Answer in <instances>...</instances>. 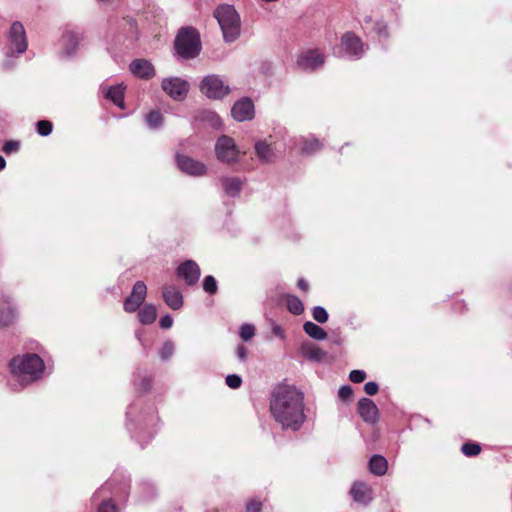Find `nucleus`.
I'll list each match as a JSON object with an SVG mask.
<instances>
[{"mask_svg": "<svg viewBox=\"0 0 512 512\" xmlns=\"http://www.w3.org/2000/svg\"><path fill=\"white\" fill-rule=\"evenodd\" d=\"M269 409L283 430L298 431L306 420L304 395L291 385L280 384L273 389Z\"/></svg>", "mask_w": 512, "mask_h": 512, "instance_id": "nucleus-1", "label": "nucleus"}, {"mask_svg": "<svg viewBox=\"0 0 512 512\" xmlns=\"http://www.w3.org/2000/svg\"><path fill=\"white\" fill-rule=\"evenodd\" d=\"M145 121L150 129L157 130L163 125V116L158 110H153L146 115Z\"/></svg>", "mask_w": 512, "mask_h": 512, "instance_id": "nucleus-36", "label": "nucleus"}, {"mask_svg": "<svg viewBox=\"0 0 512 512\" xmlns=\"http://www.w3.org/2000/svg\"><path fill=\"white\" fill-rule=\"evenodd\" d=\"M358 413L366 423L374 424L379 419V410L373 400L361 398L358 401Z\"/></svg>", "mask_w": 512, "mask_h": 512, "instance_id": "nucleus-19", "label": "nucleus"}, {"mask_svg": "<svg viewBox=\"0 0 512 512\" xmlns=\"http://www.w3.org/2000/svg\"><path fill=\"white\" fill-rule=\"evenodd\" d=\"M358 22L365 32L369 30L370 25L374 24L373 18L370 14L364 15L361 19L358 20Z\"/></svg>", "mask_w": 512, "mask_h": 512, "instance_id": "nucleus-48", "label": "nucleus"}, {"mask_svg": "<svg viewBox=\"0 0 512 512\" xmlns=\"http://www.w3.org/2000/svg\"><path fill=\"white\" fill-rule=\"evenodd\" d=\"M6 166L5 159L0 155V171L3 170Z\"/></svg>", "mask_w": 512, "mask_h": 512, "instance_id": "nucleus-55", "label": "nucleus"}, {"mask_svg": "<svg viewBox=\"0 0 512 512\" xmlns=\"http://www.w3.org/2000/svg\"><path fill=\"white\" fill-rule=\"evenodd\" d=\"M366 373L363 370H352L349 374V379L353 383H362L366 379Z\"/></svg>", "mask_w": 512, "mask_h": 512, "instance_id": "nucleus-46", "label": "nucleus"}, {"mask_svg": "<svg viewBox=\"0 0 512 512\" xmlns=\"http://www.w3.org/2000/svg\"><path fill=\"white\" fill-rule=\"evenodd\" d=\"M157 317V309L153 304H145L138 312V318L141 324H152Z\"/></svg>", "mask_w": 512, "mask_h": 512, "instance_id": "nucleus-31", "label": "nucleus"}, {"mask_svg": "<svg viewBox=\"0 0 512 512\" xmlns=\"http://www.w3.org/2000/svg\"><path fill=\"white\" fill-rule=\"evenodd\" d=\"M324 62V54L318 49H309L304 51L297 59L298 66L304 71H314L323 66Z\"/></svg>", "mask_w": 512, "mask_h": 512, "instance_id": "nucleus-16", "label": "nucleus"}, {"mask_svg": "<svg viewBox=\"0 0 512 512\" xmlns=\"http://www.w3.org/2000/svg\"><path fill=\"white\" fill-rule=\"evenodd\" d=\"M263 504L260 500L249 499L245 505V512H262Z\"/></svg>", "mask_w": 512, "mask_h": 512, "instance_id": "nucleus-44", "label": "nucleus"}, {"mask_svg": "<svg viewBox=\"0 0 512 512\" xmlns=\"http://www.w3.org/2000/svg\"><path fill=\"white\" fill-rule=\"evenodd\" d=\"M159 325L162 329H169L173 325V318L171 317V315L166 314L161 317Z\"/></svg>", "mask_w": 512, "mask_h": 512, "instance_id": "nucleus-50", "label": "nucleus"}, {"mask_svg": "<svg viewBox=\"0 0 512 512\" xmlns=\"http://www.w3.org/2000/svg\"><path fill=\"white\" fill-rule=\"evenodd\" d=\"M130 478L122 472L114 473L92 496L99 502L97 512H119L115 501H125L129 495Z\"/></svg>", "mask_w": 512, "mask_h": 512, "instance_id": "nucleus-3", "label": "nucleus"}, {"mask_svg": "<svg viewBox=\"0 0 512 512\" xmlns=\"http://www.w3.org/2000/svg\"><path fill=\"white\" fill-rule=\"evenodd\" d=\"M36 128H37V133L40 136L45 137V136H48V135L51 134L52 129H53V125L48 120H40V121L37 122Z\"/></svg>", "mask_w": 512, "mask_h": 512, "instance_id": "nucleus-41", "label": "nucleus"}, {"mask_svg": "<svg viewBox=\"0 0 512 512\" xmlns=\"http://www.w3.org/2000/svg\"><path fill=\"white\" fill-rule=\"evenodd\" d=\"M124 90H125V87L123 86V84H117V85L107 88L106 90L103 89V93H104L105 98L109 99L117 107L123 109L124 108Z\"/></svg>", "mask_w": 512, "mask_h": 512, "instance_id": "nucleus-27", "label": "nucleus"}, {"mask_svg": "<svg viewBox=\"0 0 512 512\" xmlns=\"http://www.w3.org/2000/svg\"><path fill=\"white\" fill-rule=\"evenodd\" d=\"M137 494L140 500L146 501L153 499L157 492L155 486L150 481L143 480L137 485Z\"/></svg>", "mask_w": 512, "mask_h": 512, "instance_id": "nucleus-30", "label": "nucleus"}, {"mask_svg": "<svg viewBox=\"0 0 512 512\" xmlns=\"http://www.w3.org/2000/svg\"><path fill=\"white\" fill-rule=\"evenodd\" d=\"M254 149L259 161L264 164L272 163L276 159V153L265 140L257 141Z\"/></svg>", "mask_w": 512, "mask_h": 512, "instance_id": "nucleus-26", "label": "nucleus"}, {"mask_svg": "<svg viewBox=\"0 0 512 512\" xmlns=\"http://www.w3.org/2000/svg\"><path fill=\"white\" fill-rule=\"evenodd\" d=\"M151 383H152V378L150 376H144L142 379H141V382L139 383V387L143 390V391H147L150 389L151 387Z\"/></svg>", "mask_w": 512, "mask_h": 512, "instance_id": "nucleus-52", "label": "nucleus"}, {"mask_svg": "<svg viewBox=\"0 0 512 512\" xmlns=\"http://www.w3.org/2000/svg\"><path fill=\"white\" fill-rule=\"evenodd\" d=\"M370 32L375 33V35L381 40H387L390 36L388 24L383 19L376 20L372 25Z\"/></svg>", "mask_w": 512, "mask_h": 512, "instance_id": "nucleus-33", "label": "nucleus"}, {"mask_svg": "<svg viewBox=\"0 0 512 512\" xmlns=\"http://www.w3.org/2000/svg\"><path fill=\"white\" fill-rule=\"evenodd\" d=\"M239 335L243 341H250L255 335V327L251 324H243L240 327Z\"/></svg>", "mask_w": 512, "mask_h": 512, "instance_id": "nucleus-42", "label": "nucleus"}, {"mask_svg": "<svg viewBox=\"0 0 512 512\" xmlns=\"http://www.w3.org/2000/svg\"><path fill=\"white\" fill-rule=\"evenodd\" d=\"M176 164L180 171L189 176L201 177L207 173V167L204 163L186 155L177 154Z\"/></svg>", "mask_w": 512, "mask_h": 512, "instance_id": "nucleus-15", "label": "nucleus"}, {"mask_svg": "<svg viewBox=\"0 0 512 512\" xmlns=\"http://www.w3.org/2000/svg\"><path fill=\"white\" fill-rule=\"evenodd\" d=\"M176 273L179 277L183 278L188 286H194L201 276L200 267L194 260H186L181 263Z\"/></svg>", "mask_w": 512, "mask_h": 512, "instance_id": "nucleus-18", "label": "nucleus"}, {"mask_svg": "<svg viewBox=\"0 0 512 512\" xmlns=\"http://www.w3.org/2000/svg\"><path fill=\"white\" fill-rule=\"evenodd\" d=\"M297 285H298L299 289H301L303 291H307L308 288H309V285H308L307 281L304 280L303 278H300L298 280Z\"/></svg>", "mask_w": 512, "mask_h": 512, "instance_id": "nucleus-53", "label": "nucleus"}, {"mask_svg": "<svg viewBox=\"0 0 512 512\" xmlns=\"http://www.w3.org/2000/svg\"><path fill=\"white\" fill-rule=\"evenodd\" d=\"M175 49L183 59H193L201 51V41L193 27H182L175 39Z\"/></svg>", "mask_w": 512, "mask_h": 512, "instance_id": "nucleus-7", "label": "nucleus"}, {"mask_svg": "<svg viewBox=\"0 0 512 512\" xmlns=\"http://www.w3.org/2000/svg\"><path fill=\"white\" fill-rule=\"evenodd\" d=\"M301 352L305 358L315 362L322 361L327 355L324 350L311 342L303 343Z\"/></svg>", "mask_w": 512, "mask_h": 512, "instance_id": "nucleus-28", "label": "nucleus"}, {"mask_svg": "<svg viewBox=\"0 0 512 512\" xmlns=\"http://www.w3.org/2000/svg\"><path fill=\"white\" fill-rule=\"evenodd\" d=\"M19 148H20V143L18 141L9 140V141L5 142L2 150L6 154H11V153L17 152L19 150Z\"/></svg>", "mask_w": 512, "mask_h": 512, "instance_id": "nucleus-47", "label": "nucleus"}, {"mask_svg": "<svg viewBox=\"0 0 512 512\" xmlns=\"http://www.w3.org/2000/svg\"><path fill=\"white\" fill-rule=\"evenodd\" d=\"M141 335H142V334H141V332H139V331H138V332H136V337H137V339H138L139 341H141Z\"/></svg>", "mask_w": 512, "mask_h": 512, "instance_id": "nucleus-56", "label": "nucleus"}, {"mask_svg": "<svg viewBox=\"0 0 512 512\" xmlns=\"http://www.w3.org/2000/svg\"><path fill=\"white\" fill-rule=\"evenodd\" d=\"M379 390V386L374 381H369L364 385V391L368 395H375Z\"/></svg>", "mask_w": 512, "mask_h": 512, "instance_id": "nucleus-49", "label": "nucleus"}, {"mask_svg": "<svg viewBox=\"0 0 512 512\" xmlns=\"http://www.w3.org/2000/svg\"><path fill=\"white\" fill-rule=\"evenodd\" d=\"M199 89L203 95L215 100L223 99L231 92L230 87L216 74L205 76L200 82Z\"/></svg>", "mask_w": 512, "mask_h": 512, "instance_id": "nucleus-9", "label": "nucleus"}, {"mask_svg": "<svg viewBox=\"0 0 512 512\" xmlns=\"http://www.w3.org/2000/svg\"><path fill=\"white\" fill-rule=\"evenodd\" d=\"M17 318L16 308L13 305L10 296H0V325L9 326L12 325Z\"/></svg>", "mask_w": 512, "mask_h": 512, "instance_id": "nucleus-20", "label": "nucleus"}, {"mask_svg": "<svg viewBox=\"0 0 512 512\" xmlns=\"http://www.w3.org/2000/svg\"><path fill=\"white\" fill-rule=\"evenodd\" d=\"M44 369V361L35 353L17 355L9 362L10 373L21 387H25L40 379Z\"/></svg>", "mask_w": 512, "mask_h": 512, "instance_id": "nucleus-4", "label": "nucleus"}, {"mask_svg": "<svg viewBox=\"0 0 512 512\" xmlns=\"http://www.w3.org/2000/svg\"><path fill=\"white\" fill-rule=\"evenodd\" d=\"M295 146H299L300 151L304 155H312L321 150L322 143L315 137H299L295 139Z\"/></svg>", "mask_w": 512, "mask_h": 512, "instance_id": "nucleus-24", "label": "nucleus"}, {"mask_svg": "<svg viewBox=\"0 0 512 512\" xmlns=\"http://www.w3.org/2000/svg\"><path fill=\"white\" fill-rule=\"evenodd\" d=\"M162 296L165 303L173 310H179L183 306L182 293L172 285H165L162 289Z\"/></svg>", "mask_w": 512, "mask_h": 512, "instance_id": "nucleus-21", "label": "nucleus"}, {"mask_svg": "<svg viewBox=\"0 0 512 512\" xmlns=\"http://www.w3.org/2000/svg\"><path fill=\"white\" fill-rule=\"evenodd\" d=\"M163 91L175 101H183L189 92V83L180 77H167L161 82Z\"/></svg>", "mask_w": 512, "mask_h": 512, "instance_id": "nucleus-12", "label": "nucleus"}, {"mask_svg": "<svg viewBox=\"0 0 512 512\" xmlns=\"http://www.w3.org/2000/svg\"><path fill=\"white\" fill-rule=\"evenodd\" d=\"M221 28L223 40L226 43L235 42L241 34V18L234 6L229 4L219 5L214 11Z\"/></svg>", "mask_w": 512, "mask_h": 512, "instance_id": "nucleus-6", "label": "nucleus"}, {"mask_svg": "<svg viewBox=\"0 0 512 512\" xmlns=\"http://www.w3.org/2000/svg\"><path fill=\"white\" fill-rule=\"evenodd\" d=\"M174 343L171 340L164 342L163 346L159 350V356L163 361L169 360L174 354Z\"/></svg>", "mask_w": 512, "mask_h": 512, "instance_id": "nucleus-39", "label": "nucleus"}, {"mask_svg": "<svg viewBox=\"0 0 512 512\" xmlns=\"http://www.w3.org/2000/svg\"><path fill=\"white\" fill-rule=\"evenodd\" d=\"M287 309L294 315H301L304 312V305L301 299L295 295H288L286 298Z\"/></svg>", "mask_w": 512, "mask_h": 512, "instance_id": "nucleus-35", "label": "nucleus"}, {"mask_svg": "<svg viewBox=\"0 0 512 512\" xmlns=\"http://www.w3.org/2000/svg\"><path fill=\"white\" fill-rule=\"evenodd\" d=\"M353 395V389L350 385H343L338 390V397L342 401L349 400Z\"/></svg>", "mask_w": 512, "mask_h": 512, "instance_id": "nucleus-45", "label": "nucleus"}, {"mask_svg": "<svg viewBox=\"0 0 512 512\" xmlns=\"http://www.w3.org/2000/svg\"><path fill=\"white\" fill-rule=\"evenodd\" d=\"M220 182L224 193L232 198L239 196L244 185V180L240 177H222Z\"/></svg>", "mask_w": 512, "mask_h": 512, "instance_id": "nucleus-25", "label": "nucleus"}, {"mask_svg": "<svg viewBox=\"0 0 512 512\" xmlns=\"http://www.w3.org/2000/svg\"><path fill=\"white\" fill-rule=\"evenodd\" d=\"M350 494L353 500L359 504L368 505L372 501V490L363 482H355Z\"/></svg>", "mask_w": 512, "mask_h": 512, "instance_id": "nucleus-23", "label": "nucleus"}, {"mask_svg": "<svg viewBox=\"0 0 512 512\" xmlns=\"http://www.w3.org/2000/svg\"><path fill=\"white\" fill-rule=\"evenodd\" d=\"M461 451L467 457H474L481 452V446L478 443L467 442L462 445Z\"/></svg>", "mask_w": 512, "mask_h": 512, "instance_id": "nucleus-38", "label": "nucleus"}, {"mask_svg": "<svg viewBox=\"0 0 512 512\" xmlns=\"http://www.w3.org/2000/svg\"><path fill=\"white\" fill-rule=\"evenodd\" d=\"M147 296V286L143 281H136L130 295L124 300L123 308L128 313L136 312Z\"/></svg>", "mask_w": 512, "mask_h": 512, "instance_id": "nucleus-14", "label": "nucleus"}, {"mask_svg": "<svg viewBox=\"0 0 512 512\" xmlns=\"http://www.w3.org/2000/svg\"><path fill=\"white\" fill-rule=\"evenodd\" d=\"M225 383L232 389H238L242 385V378L237 374H229L225 378Z\"/></svg>", "mask_w": 512, "mask_h": 512, "instance_id": "nucleus-43", "label": "nucleus"}, {"mask_svg": "<svg viewBox=\"0 0 512 512\" xmlns=\"http://www.w3.org/2000/svg\"><path fill=\"white\" fill-rule=\"evenodd\" d=\"M200 118L214 129H219L222 126V120L220 116L214 111L203 110L200 113Z\"/></svg>", "mask_w": 512, "mask_h": 512, "instance_id": "nucleus-34", "label": "nucleus"}, {"mask_svg": "<svg viewBox=\"0 0 512 512\" xmlns=\"http://www.w3.org/2000/svg\"><path fill=\"white\" fill-rule=\"evenodd\" d=\"M202 286L203 290L210 295H215L218 291L217 281L212 275H207L204 278Z\"/></svg>", "mask_w": 512, "mask_h": 512, "instance_id": "nucleus-37", "label": "nucleus"}, {"mask_svg": "<svg viewBox=\"0 0 512 512\" xmlns=\"http://www.w3.org/2000/svg\"><path fill=\"white\" fill-rule=\"evenodd\" d=\"M236 354L240 361L246 362L248 358V351L244 345H238Z\"/></svg>", "mask_w": 512, "mask_h": 512, "instance_id": "nucleus-51", "label": "nucleus"}, {"mask_svg": "<svg viewBox=\"0 0 512 512\" xmlns=\"http://www.w3.org/2000/svg\"><path fill=\"white\" fill-rule=\"evenodd\" d=\"M158 416L152 405H146L142 398H136L126 410V428L131 437L142 447L156 434Z\"/></svg>", "mask_w": 512, "mask_h": 512, "instance_id": "nucleus-2", "label": "nucleus"}, {"mask_svg": "<svg viewBox=\"0 0 512 512\" xmlns=\"http://www.w3.org/2000/svg\"><path fill=\"white\" fill-rule=\"evenodd\" d=\"M272 331H273V333L276 336H279V337H283L284 336L283 330H282V328L279 325H274L273 328H272Z\"/></svg>", "mask_w": 512, "mask_h": 512, "instance_id": "nucleus-54", "label": "nucleus"}, {"mask_svg": "<svg viewBox=\"0 0 512 512\" xmlns=\"http://www.w3.org/2000/svg\"><path fill=\"white\" fill-rule=\"evenodd\" d=\"M313 319L318 323H326L329 319L327 310L322 306H315L312 310Z\"/></svg>", "mask_w": 512, "mask_h": 512, "instance_id": "nucleus-40", "label": "nucleus"}, {"mask_svg": "<svg viewBox=\"0 0 512 512\" xmlns=\"http://www.w3.org/2000/svg\"><path fill=\"white\" fill-rule=\"evenodd\" d=\"M4 65L5 66H10V62L9 61L4 62Z\"/></svg>", "mask_w": 512, "mask_h": 512, "instance_id": "nucleus-57", "label": "nucleus"}, {"mask_svg": "<svg viewBox=\"0 0 512 512\" xmlns=\"http://www.w3.org/2000/svg\"><path fill=\"white\" fill-rule=\"evenodd\" d=\"M240 151L234 139L227 135L218 137L215 143V155L224 164H234L239 161Z\"/></svg>", "mask_w": 512, "mask_h": 512, "instance_id": "nucleus-10", "label": "nucleus"}, {"mask_svg": "<svg viewBox=\"0 0 512 512\" xmlns=\"http://www.w3.org/2000/svg\"><path fill=\"white\" fill-rule=\"evenodd\" d=\"M232 117L238 122L250 121L255 115V106L251 98L237 100L231 108Z\"/></svg>", "mask_w": 512, "mask_h": 512, "instance_id": "nucleus-17", "label": "nucleus"}, {"mask_svg": "<svg viewBox=\"0 0 512 512\" xmlns=\"http://www.w3.org/2000/svg\"><path fill=\"white\" fill-rule=\"evenodd\" d=\"M27 47V36L23 24L19 21L13 22L8 32L7 56L21 55L27 50Z\"/></svg>", "mask_w": 512, "mask_h": 512, "instance_id": "nucleus-11", "label": "nucleus"}, {"mask_svg": "<svg viewBox=\"0 0 512 512\" xmlns=\"http://www.w3.org/2000/svg\"><path fill=\"white\" fill-rule=\"evenodd\" d=\"M130 71L138 78L150 79L155 75V69L151 62L145 59L133 60Z\"/></svg>", "mask_w": 512, "mask_h": 512, "instance_id": "nucleus-22", "label": "nucleus"}, {"mask_svg": "<svg viewBox=\"0 0 512 512\" xmlns=\"http://www.w3.org/2000/svg\"><path fill=\"white\" fill-rule=\"evenodd\" d=\"M83 40V35L77 31H65L59 39L61 58L74 57L79 49L80 43Z\"/></svg>", "mask_w": 512, "mask_h": 512, "instance_id": "nucleus-13", "label": "nucleus"}, {"mask_svg": "<svg viewBox=\"0 0 512 512\" xmlns=\"http://www.w3.org/2000/svg\"><path fill=\"white\" fill-rule=\"evenodd\" d=\"M368 45L352 31L345 32L340 39V50L335 51V55L340 58H348L349 60L361 59L366 51Z\"/></svg>", "mask_w": 512, "mask_h": 512, "instance_id": "nucleus-8", "label": "nucleus"}, {"mask_svg": "<svg viewBox=\"0 0 512 512\" xmlns=\"http://www.w3.org/2000/svg\"><path fill=\"white\" fill-rule=\"evenodd\" d=\"M369 469L372 474L382 476L388 469L387 460L381 455H373L369 461Z\"/></svg>", "mask_w": 512, "mask_h": 512, "instance_id": "nucleus-29", "label": "nucleus"}, {"mask_svg": "<svg viewBox=\"0 0 512 512\" xmlns=\"http://www.w3.org/2000/svg\"><path fill=\"white\" fill-rule=\"evenodd\" d=\"M304 332L312 339L322 341L327 338L326 331L319 325L306 321L303 325Z\"/></svg>", "mask_w": 512, "mask_h": 512, "instance_id": "nucleus-32", "label": "nucleus"}, {"mask_svg": "<svg viewBox=\"0 0 512 512\" xmlns=\"http://www.w3.org/2000/svg\"><path fill=\"white\" fill-rule=\"evenodd\" d=\"M138 25L132 17L114 18L110 21L108 38L118 47H131L138 39Z\"/></svg>", "mask_w": 512, "mask_h": 512, "instance_id": "nucleus-5", "label": "nucleus"}]
</instances>
